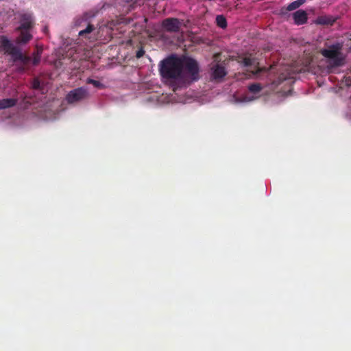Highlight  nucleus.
Returning <instances> with one entry per match:
<instances>
[{
  "label": "nucleus",
  "mask_w": 351,
  "mask_h": 351,
  "mask_svg": "<svg viewBox=\"0 0 351 351\" xmlns=\"http://www.w3.org/2000/svg\"><path fill=\"white\" fill-rule=\"evenodd\" d=\"M159 66L160 75L169 82L174 92L199 78V65L191 58L171 55L162 60Z\"/></svg>",
  "instance_id": "obj_1"
},
{
  "label": "nucleus",
  "mask_w": 351,
  "mask_h": 351,
  "mask_svg": "<svg viewBox=\"0 0 351 351\" xmlns=\"http://www.w3.org/2000/svg\"><path fill=\"white\" fill-rule=\"evenodd\" d=\"M0 46L3 48L5 53L10 55L12 60L15 62H20L23 65L27 66L31 62L33 65H37L40 60V56L37 53L34 55L33 59L31 57L23 54L21 49L9 40L5 36L0 38Z\"/></svg>",
  "instance_id": "obj_2"
},
{
  "label": "nucleus",
  "mask_w": 351,
  "mask_h": 351,
  "mask_svg": "<svg viewBox=\"0 0 351 351\" xmlns=\"http://www.w3.org/2000/svg\"><path fill=\"white\" fill-rule=\"evenodd\" d=\"M343 43L337 42L328 45L325 49L320 51L321 54L330 60V64L332 66L337 67L343 64V58L342 56Z\"/></svg>",
  "instance_id": "obj_3"
},
{
  "label": "nucleus",
  "mask_w": 351,
  "mask_h": 351,
  "mask_svg": "<svg viewBox=\"0 0 351 351\" xmlns=\"http://www.w3.org/2000/svg\"><path fill=\"white\" fill-rule=\"evenodd\" d=\"M88 96L87 88L79 87L69 91L66 95V100L69 104H74L84 99Z\"/></svg>",
  "instance_id": "obj_4"
},
{
  "label": "nucleus",
  "mask_w": 351,
  "mask_h": 351,
  "mask_svg": "<svg viewBox=\"0 0 351 351\" xmlns=\"http://www.w3.org/2000/svg\"><path fill=\"white\" fill-rule=\"evenodd\" d=\"M181 22L177 18H167L162 21V27L167 32H178L181 28Z\"/></svg>",
  "instance_id": "obj_5"
},
{
  "label": "nucleus",
  "mask_w": 351,
  "mask_h": 351,
  "mask_svg": "<svg viewBox=\"0 0 351 351\" xmlns=\"http://www.w3.org/2000/svg\"><path fill=\"white\" fill-rule=\"evenodd\" d=\"M35 25V20L32 13H23L20 17V25L16 29L32 30Z\"/></svg>",
  "instance_id": "obj_6"
},
{
  "label": "nucleus",
  "mask_w": 351,
  "mask_h": 351,
  "mask_svg": "<svg viewBox=\"0 0 351 351\" xmlns=\"http://www.w3.org/2000/svg\"><path fill=\"white\" fill-rule=\"evenodd\" d=\"M16 31L20 32V34L16 38V43L19 45H25L32 40L33 36L31 34V30L28 29H16Z\"/></svg>",
  "instance_id": "obj_7"
},
{
  "label": "nucleus",
  "mask_w": 351,
  "mask_h": 351,
  "mask_svg": "<svg viewBox=\"0 0 351 351\" xmlns=\"http://www.w3.org/2000/svg\"><path fill=\"white\" fill-rule=\"evenodd\" d=\"M293 18L295 25L305 24L308 21V14L303 10H298L293 14Z\"/></svg>",
  "instance_id": "obj_8"
},
{
  "label": "nucleus",
  "mask_w": 351,
  "mask_h": 351,
  "mask_svg": "<svg viewBox=\"0 0 351 351\" xmlns=\"http://www.w3.org/2000/svg\"><path fill=\"white\" fill-rule=\"evenodd\" d=\"M18 99L14 98L0 99V110L13 107L16 105Z\"/></svg>",
  "instance_id": "obj_9"
},
{
  "label": "nucleus",
  "mask_w": 351,
  "mask_h": 351,
  "mask_svg": "<svg viewBox=\"0 0 351 351\" xmlns=\"http://www.w3.org/2000/svg\"><path fill=\"white\" fill-rule=\"evenodd\" d=\"M226 69L221 65H216L213 71V77L214 79H221L226 75Z\"/></svg>",
  "instance_id": "obj_10"
},
{
  "label": "nucleus",
  "mask_w": 351,
  "mask_h": 351,
  "mask_svg": "<svg viewBox=\"0 0 351 351\" xmlns=\"http://www.w3.org/2000/svg\"><path fill=\"white\" fill-rule=\"evenodd\" d=\"M335 22V19L332 16H322L317 18V23L320 25H332Z\"/></svg>",
  "instance_id": "obj_11"
},
{
  "label": "nucleus",
  "mask_w": 351,
  "mask_h": 351,
  "mask_svg": "<svg viewBox=\"0 0 351 351\" xmlns=\"http://www.w3.org/2000/svg\"><path fill=\"white\" fill-rule=\"evenodd\" d=\"M241 62L245 66L250 67L254 66L255 68H256V64H258L256 59L251 56L243 58Z\"/></svg>",
  "instance_id": "obj_12"
},
{
  "label": "nucleus",
  "mask_w": 351,
  "mask_h": 351,
  "mask_svg": "<svg viewBox=\"0 0 351 351\" xmlns=\"http://www.w3.org/2000/svg\"><path fill=\"white\" fill-rule=\"evenodd\" d=\"M93 16L94 14H89L88 13H85L83 16H80L75 19V24L76 26L82 27L84 23H87L88 20Z\"/></svg>",
  "instance_id": "obj_13"
},
{
  "label": "nucleus",
  "mask_w": 351,
  "mask_h": 351,
  "mask_svg": "<svg viewBox=\"0 0 351 351\" xmlns=\"http://www.w3.org/2000/svg\"><path fill=\"white\" fill-rule=\"evenodd\" d=\"M95 29L93 25L90 24L88 21L86 27L79 32V36L81 37L88 38V35L91 33Z\"/></svg>",
  "instance_id": "obj_14"
},
{
  "label": "nucleus",
  "mask_w": 351,
  "mask_h": 351,
  "mask_svg": "<svg viewBox=\"0 0 351 351\" xmlns=\"http://www.w3.org/2000/svg\"><path fill=\"white\" fill-rule=\"evenodd\" d=\"M304 2H305V0L295 1L289 3L287 5V10H288V11L294 10L298 8L300 6H301Z\"/></svg>",
  "instance_id": "obj_15"
},
{
  "label": "nucleus",
  "mask_w": 351,
  "mask_h": 351,
  "mask_svg": "<svg viewBox=\"0 0 351 351\" xmlns=\"http://www.w3.org/2000/svg\"><path fill=\"white\" fill-rule=\"evenodd\" d=\"M248 89L252 93L258 94L262 90L263 86L259 83H254L248 86Z\"/></svg>",
  "instance_id": "obj_16"
},
{
  "label": "nucleus",
  "mask_w": 351,
  "mask_h": 351,
  "mask_svg": "<svg viewBox=\"0 0 351 351\" xmlns=\"http://www.w3.org/2000/svg\"><path fill=\"white\" fill-rule=\"evenodd\" d=\"M216 23L218 27L226 28L227 27L226 19L223 15H217L216 17Z\"/></svg>",
  "instance_id": "obj_17"
},
{
  "label": "nucleus",
  "mask_w": 351,
  "mask_h": 351,
  "mask_svg": "<svg viewBox=\"0 0 351 351\" xmlns=\"http://www.w3.org/2000/svg\"><path fill=\"white\" fill-rule=\"evenodd\" d=\"M86 83L93 84L95 87L99 88H101L104 86V85L99 81H97V80H93L91 78H88L86 80Z\"/></svg>",
  "instance_id": "obj_18"
},
{
  "label": "nucleus",
  "mask_w": 351,
  "mask_h": 351,
  "mask_svg": "<svg viewBox=\"0 0 351 351\" xmlns=\"http://www.w3.org/2000/svg\"><path fill=\"white\" fill-rule=\"evenodd\" d=\"M145 54V50L143 47H141L136 51V58H141L143 57Z\"/></svg>",
  "instance_id": "obj_19"
},
{
  "label": "nucleus",
  "mask_w": 351,
  "mask_h": 351,
  "mask_svg": "<svg viewBox=\"0 0 351 351\" xmlns=\"http://www.w3.org/2000/svg\"><path fill=\"white\" fill-rule=\"evenodd\" d=\"M32 86L34 89H39L40 88V83L38 79H34L33 80Z\"/></svg>",
  "instance_id": "obj_20"
},
{
  "label": "nucleus",
  "mask_w": 351,
  "mask_h": 351,
  "mask_svg": "<svg viewBox=\"0 0 351 351\" xmlns=\"http://www.w3.org/2000/svg\"><path fill=\"white\" fill-rule=\"evenodd\" d=\"M115 25H116V23L114 21H110V23H108L107 26L109 28L113 29L114 28Z\"/></svg>",
  "instance_id": "obj_21"
},
{
  "label": "nucleus",
  "mask_w": 351,
  "mask_h": 351,
  "mask_svg": "<svg viewBox=\"0 0 351 351\" xmlns=\"http://www.w3.org/2000/svg\"><path fill=\"white\" fill-rule=\"evenodd\" d=\"M260 71H261V69L258 68L256 71H252V73L254 74H258V73H260Z\"/></svg>",
  "instance_id": "obj_22"
},
{
  "label": "nucleus",
  "mask_w": 351,
  "mask_h": 351,
  "mask_svg": "<svg viewBox=\"0 0 351 351\" xmlns=\"http://www.w3.org/2000/svg\"><path fill=\"white\" fill-rule=\"evenodd\" d=\"M43 32H44L45 33H47V32H48V28H47V27H44V29H43Z\"/></svg>",
  "instance_id": "obj_23"
}]
</instances>
